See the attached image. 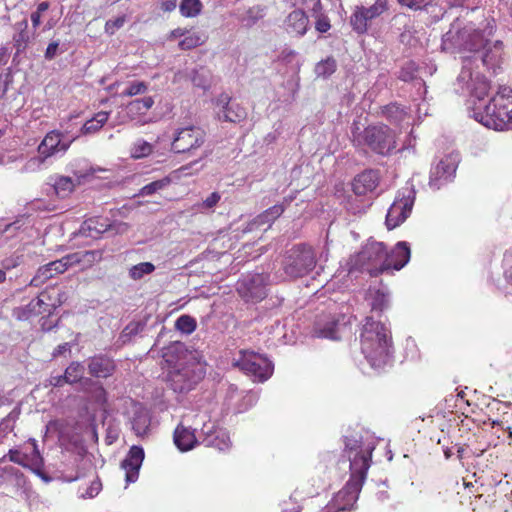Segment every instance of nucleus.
Listing matches in <instances>:
<instances>
[{
	"label": "nucleus",
	"instance_id": "603ef678",
	"mask_svg": "<svg viewBox=\"0 0 512 512\" xmlns=\"http://www.w3.org/2000/svg\"><path fill=\"white\" fill-rule=\"evenodd\" d=\"M50 7L48 1H43L37 5L36 11L31 13V22L34 29H37L41 24V16Z\"/></svg>",
	"mask_w": 512,
	"mask_h": 512
},
{
	"label": "nucleus",
	"instance_id": "412c9836",
	"mask_svg": "<svg viewBox=\"0 0 512 512\" xmlns=\"http://www.w3.org/2000/svg\"><path fill=\"white\" fill-rule=\"evenodd\" d=\"M133 415L130 419L131 427L137 437H145L148 435L151 425V415L148 409L141 403L134 402L132 404Z\"/></svg>",
	"mask_w": 512,
	"mask_h": 512
},
{
	"label": "nucleus",
	"instance_id": "4468645a",
	"mask_svg": "<svg viewBox=\"0 0 512 512\" xmlns=\"http://www.w3.org/2000/svg\"><path fill=\"white\" fill-rule=\"evenodd\" d=\"M388 9L386 0H376L375 3L366 8L357 6L350 17V24L355 32L364 34L368 30V22L379 17Z\"/></svg>",
	"mask_w": 512,
	"mask_h": 512
},
{
	"label": "nucleus",
	"instance_id": "8fccbe9b",
	"mask_svg": "<svg viewBox=\"0 0 512 512\" xmlns=\"http://www.w3.org/2000/svg\"><path fill=\"white\" fill-rule=\"evenodd\" d=\"M455 171V166L447 160H441L436 166V174L440 178L448 179L455 173Z\"/></svg>",
	"mask_w": 512,
	"mask_h": 512
},
{
	"label": "nucleus",
	"instance_id": "393cba45",
	"mask_svg": "<svg viewBox=\"0 0 512 512\" xmlns=\"http://www.w3.org/2000/svg\"><path fill=\"white\" fill-rule=\"evenodd\" d=\"M286 26L289 33H293L296 36H303L308 30L309 18L302 9H295L288 14Z\"/></svg>",
	"mask_w": 512,
	"mask_h": 512
},
{
	"label": "nucleus",
	"instance_id": "bf43d9fd",
	"mask_svg": "<svg viewBox=\"0 0 512 512\" xmlns=\"http://www.w3.org/2000/svg\"><path fill=\"white\" fill-rule=\"evenodd\" d=\"M282 512H301V507L293 502L290 497L289 500L283 501Z\"/></svg>",
	"mask_w": 512,
	"mask_h": 512
},
{
	"label": "nucleus",
	"instance_id": "a18cd8bd",
	"mask_svg": "<svg viewBox=\"0 0 512 512\" xmlns=\"http://www.w3.org/2000/svg\"><path fill=\"white\" fill-rule=\"evenodd\" d=\"M336 61L334 58L329 57L320 61L316 66V72L319 76L327 77L333 74L336 70Z\"/></svg>",
	"mask_w": 512,
	"mask_h": 512
},
{
	"label": "nucleus",
	"instance_id": "2eb2a0df",
	"mask_svg": "<svg viewBox=\"0 0 512 512\" xmlns=\"http://www.w3.org/2000/svg\"><path fill=\"white\" fill-rule=\"evenodd\" d=\"M30 443L32 444L31 453H23L17 449H10L5 457H7L9 461L40 475L44 464L43 458L39 452L36 440L30 439Z\"/></svg>",
	"mask_w": 512,
	"mask_h": 512
},
{
	"label": "nucleus",
	"instance_id": "a211bd4d",
	"mask_svg": "<svg viewBox=\"0 0 512 512\" xmlns=\"http://www.w3.org/2000/svg\"><path fill=\"white\" fill-rule=\"evenodd\" d=\"M38 311L41 314L51 315L59 306L67 300L65 291L54 287H48L36 298Z\"/></svg>",
	"mask_w": 512,
	"mask_h": 512
},
{
	"label": "nucleus",
	"instance_id": "e433bc0d",
	"mask_svg": "<svg viewBox=\"0 0 512 512\" xmlns=\"http://www.w3.org/2000/svg\"><path fill=\"white\" fill-rule=\"evenodd\" d=\"M155 271V265L151 262H141L136 265H133L129 271L128 275L132 280H140L145 275L152 274Z\"/></svg>",
	"mask_w": 512,
	"mask_h": 512
},
{
	"label": "nucleus",
	"instance_id": "ddd939ff",
	"mask_svg": "<svg viewBox=\"0 0 512 512\" xmlns=\"http://www.w3.org/2000/svg\"><path fill=\"white\" fill-rule=\"evenodd\" d=\"M414 195L411 190L406 189L394 200L386 215V226L389 230L398 227L403 223L412 211Z\"/></svg>",
	"mask_w": 512,
	"mask_h": 512
},
{
	"label": "nucleus",
	"instance_id": "6e6552de",
	"mask_svg": "<svg viewBox=\"0 0 512 512\" xmlns=\"http://www.w3.org/2000/svg\"><path fill=\"white\" fill-rule=\"evenodd\" d=\"M204 371L194 360L179 359L170 367L167 381L175 392L191 390L202 378Z\"/></svg>",
	"mask_w": 512,
	"mask_h": 512
},
{
	"label": "nucleus",
	"instance_id": "69168bd1",
	"mask_svg": "<svg viewBox=\"0 0 512 512\" xmlns=\"http://www.w3.org/2000/svg\"><path fill=\"white\" fill-rule=\"evenodd\" d=\"M63 377H64V375L52 377L50 380L51 385H53L55 387H61L65 383H68V380L64 379Z\"/></svg>",
	"mask_w": 512,
	"mask_h": 512
},
{
	"label": "nucleus",
	"instance_id": "423d86ee",
	"mask_svg": "<svg viewBox=\"0 0 512 512\" xmlns=\"http://www.w3.org/2000/svg\"><path fill=\"white\" fill-rule=\"evenodd\" d=\"M99 255L98 251H79L65 255L61 259L51 261L38 268L36 274L30 281V286L39 287L46 281L58 274H62L70 267L80 264L84 261L92 262Z\"/></svg>",
	"mask_w": 512,
	"mask_h": 512
},
{
	"label": "nucleus",
	"instance_id": "13d9d810",
	"mask_svg": "<svg viewBox=\"0 0 512 512\" xmlns=\"http://www.w3.org/2000/svg\"><path fill=\"white\" fill-rule=\"evenodd\" d=\"M386 307V298L384 294L377 293V296L375 297L373 303H372V310H378L383 311Z\"/></svg>",
	"mask_w": 512,
	"mask_h": 512
},
{
	"label": "nucleus",
	"instance_id": "7ed1b4c3",
	"mask_svg": "<svg viewBox=\"0 0 512 512\" xmlns=\"http://www.w3.org/2000/svg\"><path fill=\"white\" fill-rule=\"evenodd\" d=\"M367 476V463L364 458L352 460V472L345 486L320 511L347 512L354 510Z\"/></svg>",
	"mask_w": 512,
	"mask_h": 512
},
{
	"label": "nucleus",
	"instance_id": "dca6fc26",
	"mask_svg": "<svg viewBox=\"0 0 512 512\" xmlns=\"http://www.w3.org/2000/svg\"><path fill=\"white\" fill-rule=\"evenodd\" d=\"M383 259V273L389 270H401L410 260L411 252L407 242H398L393 249L387 250L385 246V255Z\"/></svg>",
	"mask_w": 512,
	"mask_h": 512
},
{
	"label": "nucleus",
	"instance_id": "6e6d98bb",
	"mask_svg": "<svg viewBox=\"0 0 512 512\" xmlns=\"http://www.w3.org/2000/svg\"><path fill=\"white\" fill-rule=\"evenodd\" d=\"M434 0H398V2L413 10H421L431 4Z\"/></svg>",
	"mask_w": 512,
	"mask_h": 512
},
{
	"label": "nucleus",
	"instance_id": "4c0bfd02",
	"mask_svg": "<svg viewBox=\"0 0 512 512\" xmlns=\"http://www.w3.org/2000/svg\"><path fill=\"white\" fill-rule=\"evenodd\" d=\"M75 186L74 180L67 176H59L54 183L55 192L60 197L69 195L74 190Z\"/></svg>",
	"mask_w": 512,
	"mask_h": 512
},
{
	"label": "nucleus",
	"instance_id": "3c124183",
	"mask_svg": "<svg viewBox=\"0 0 512 512\" xmlns=\"http://www.w3.org/2000/svg\"><path fill=\"white\" fill-rule=\"evenodd\" d=\"M126 22V16L122 15L119 17H116L115 19H109L106 21L104 25L105 33L109 35H114L117 30L123 27L124 23Z\"/></svg>",
	"mask_w": 512,
	"mask_h": 512
},
{
	"label": "nucleus",
	"instance_id": "6ab92c4d",
	"mask_svg": "<svg viewBox=\"0 0 512 512\" xmlns=\"http://www.w3.org/2000/svg\"><path fill=\"white\" fill-rule=\"evenodd\" d=\"M87 369L92 377L108 378L115 373L116 363L111 357L99 354L88 359Z\"/></svg>",
	"mask_w": 512,
	"mask_h": 512
},
{
	"label": "nucleus",
	"instance_id": "9d476101",
	"mask_svg": "<svg viewBox=\"0 0 512 512\" xmlns=\"http://www.w3.org/2000/svg\"><path fill=\"white\" fill-rule=\"evenodd\" d=\"M74 140L75 138L66 141L64 134L57 129L47 132L37 147L38 156L32 157L27 165L29 167H40L47 159L58 153H66Z\"/></svg>",
	"mask_w": 512,
	"mask_h": 512
},
{
	"label": "nucleus",
	"instance_id": "052dcab7",
	"mask_svg": "<svg viewBox=\"0 0 512 512\" xmlns=\"http://www.w3.org/2000/svg\"><path fill=\"white\" fill-rule=\"evenodd\" d=\"M58 46H59V43L57 41H53L48 44L46 51H45V58L47 60H52L55 57L57 50H58Z\"/></svg>",
	"mask_w": 512,
	"mask_h": 512
},
{
	"label": "nucleus",
	"instance_id": "c85d7f7f",
	"mask_svg": "<svg viewBox=\"0 0 512 512\" xmlns=\"http://www.w3.org/2000/svg\"><path fill=\"white\" fill-rule=\"evenodd\" d=\"M15 29L17 33L13 36L14 46L17 52H23L30 42L27 19L17 22L15 24Z\"/></svg>",
	"mask_w": 512,
	"mask_h": 512
},
{
	"label": "nucleus",
	"instance_id": "bb28decb",
	"mask_svg": "<svg viewBox=\"0 0 512 512\" xmlns=\"http://www.w3.org/2000/svg\"><path fill=\"white\" fill-rule=\"evenodd\" d=\"M174 443L181 451H189L197 444L195 431L179 424L174 431Z\"/></svg>",
	"mask_w": 512,
	"mask_h": 512
},
{
	"label": "nucleus",
	"instance_id": "c03bdc74",
	"mask_svg": "<svg viewBox=\"0 0 512 512\" xmlns=\"http://www.w3.org/2000/svg\"><path fill=\"white\" fill-rule=\"evenodd\" d=\"M292 2L297 9H302L303 11L307 10L313 14H318L322 11L321 0H292Z\"/></svg>",
	"mask_w": 512,
	"mask_h": 512
},
{
	"label": "nucleus",
	"instance_id": "a878e982",
	"mask_svg": "<svg viewBox=\"0 0 512 512\" xmlns=\"http://www.w3.org/2000/svg\"><path fill=\"white\" fill-rule=\"evenodd\" d=\"M111 227L108 218L95 216L86 219L81 225V232L91 238H97Z\"/></svg>",
	"mask_w": 512,
	"mask_h": 512
},
{
	"label": "nucleus",
	"instance_id": "864d4df0",
	"mask_svg": "<svg viewBox=\"0 0 512 512\" xmlns=\"http://www.w3.org/2000/svg\"><path fill=\"white\" fill-rule=\"evenodd\" d=\"M316 17L315 29L320 33H326L331 28V23L328 16L324 15L322 12L318 14H313Z\"/></svg>",
	"mask_w": 512,
	"mask_h": 512
},
{
	"label": "nucleus",
	"instance_id": "473e14b6",
	"mask_svg": "<svg viewBox=\"0 0 512 512\" xmlns=\"http://www.w3.org/2000/svg\"><path fill=\"white\" fill-rule=\"evenodd\" d=\"M337 326L338 324L335 320H329L323 326L320 322H316L312 331L313 336L317 338L336 339Z\"/></svg>",
	"mask_w": 512,
	"mask_h": 512
},
{
	"label": "nucleus",
	"instance_id": "f03ea898",
	"mask_svg": "<svg viewBox=\"0 0 512 512\" xmlns=\"http://www.w3.org/2000/svg\"><path fill=\"white\" fill-rule=\"evenodd\" d=\"M473 116L476 121L489 129L503 131L512 124V89L500 86L485 105L474 104Z\"/></svg>",
	"mask_w": 512,
	"mask_h": 512
},
{
	"label": "nucleus",
	"instance_id": "5701e85b",
	"mask_svg": "<svg viewBox=\"0 0 512 512\" xmlns=\"http://www.w3.org/2000/svg\"><path fill=\"white\" fill-rule=\"evenodd\" d=\"M379 184V174L375 170H365L358 174L352 183L356 195H366L376 189Z\"/></svg>",
	"mask_w": 512,
	"mask_h": 512
},
{
	"label": "nucleus",
	"instance_id": "79ce46f5",
	"mask_svg": "<svg viewBox=\"0 0 512 512\" xmlns=\"http://www.w3.org/2000/svg\"><path fill=\"white\" fill-rule=\"evenodd\" d=\"M153 151V146L145 140L136 141L131 147V157L140 159L149 156Z\"/></svg>",
	"mask_w": 512,
	"mask_h": 512
},
{
	"label": "nucleus",
	"instance_id": "58836bf2",
	"mask_svg": "<svg viewBox=\"0 0 512 512\" xmlns=\"http://www.w3.org/2000/svg\"><path fill=\"white\" fill-rule=\"evenodd\" d=\"M84 366L77 361H73L65 369L64 379L68 380V384H74L79 382L83 378Z\"/></svg>",
	"mask_w": 512,
	"mask_h": 512
},
{
	"label": "nucleus",
	"instance_id": "2f4dec72",
	"mask_svg": "<svg viewBox=\"0 0 512 512\" xmlns=\"http://www.w3.org/2000/svg\"><path fill=\"white\" fill-rule=\"evenodd\" d=\"M109 112L100 111L96 113L91 119L87 120L81 128L84 135L93 134L99 131L104 124L108 121Z\"/></svg>",
	"mask_w": 512,
	"mask_h": 512
},
{
	"label": "nucleus",
	"instance_id": "ea45409f",
	"mask_svg": "<svg viewBox=\"0 0 512 512\" xmlns=\"http://www.w3.org/2000/svg\"><path fill=\"white\" fill-rule=\"evenodd\" d=\"M205 42L203 36L198 32L188 33L184 36V39L181 40L178 44L181 50H190L194 49Z\"/></svg>",
	"mask_w": 512,
	"mask_h": 512
},
{
	"label": "nucleus",
	"instance_id": "5fc2aeb1",
	"mask_svg": "<svg viewBox=\"0 0 512 512\" xmlns=\"http://www.w3.org/2000/svg\"><path fill=\"white\" fill-rule=\"evenodd\" d=\"M92 397L95 401V403L106 406L108 402V394L106 389L103 387L102 384L97 385L92 393Z\"/></svg>",
	"mask_w": 512,
	"mask_h": 512
},
{
	"label": "nucleus",
	"instance_id": "f257e3e1",
	"mask_svg": "<svg viewBox=\"0 0 512 512\" xmlns=\"http://www.w3.org/2000/svg\"><path fill=\"white\" fill-rule=\"evenodd\" d=\"M361 352L372 367L384 366L391 355L392 336L380 321L366 317L360 333Z\"/></svg>",
	"mask_w": 512,
	"mask_h": 512
},
{
	"label": "nucleus",
	"instance_id": "b1692460",
	"mask_svg": "<svg viewBox=\"0 0 512 512\" xmlns=\"http://www.w3.org/2000/svg\"><path fill=\"white\" fill-rule=\"evenodd\" d=\"M345 444V452L350 461V472H352V460L356 458H364L367 463V470L370 467L371 457H372V447L363 448V445L360 440L345 436L344 438Z\"/></svg>",
	"mask_w": 512,
	"mask_h": 512
},
{
	"label": "nucleus",
	"instance_id": "a19ab883",
	"mask_svg": "<svg viewBox=\"0 0 512 512\" xmlns=\"http://www.w3.org/2000/svg\"><path fill=\"white\" fill-rule=\"evenodd\" d=\"M171 183V179L169 177H164L162 179L153 181L140 189L139 195L141 196H149L160 190H163Z\"/></svg>",
	"mask_w": 512,
	"mask_h": 512
},
{
	"label": "nucleus",
	"instance_id": "49530a36",
	"mask_svg": "<svg viewBox=\"0 0 512 512\" xmlns=\"http://www.w3.org/2000/svg\"><path fill=\"white\" fill-rule=\"evenodd\" d=\"M148 90V85L144 81H135L122 92L123 97H133L136 95L144 94Z\"/></svg>",
	"mask_w": 512,
	"mask_h": 512
},
{
	"label": "nucleus",
	"instance_id": "7c9ffc66",
	"mask_svg": "<svg viewBox=\"0 0 512 512\" xmlns=\"http://www.w3.org/2000/svg\"><path fill=\"white\" fill-rule=\"evenodd\" d=\"M381 113L392 124H399L407 117L405 109L397 103H390L383 106Z\"/></svg>",
	"mask_w": 512,
	"mask_h": 512
},
{
	"label": "nucleus",
	"instance_id": "e2e57ef3",
	"mask_svg": "<svg viewBox=\"0 0 512 512\" xmlns=\"http://www.w3.org/2000/svg\"><path fill=\"white\" fill-rule=\"evenodd\" d=\"M68 351H70V345H69V343H63V344L58 345V346L54 349V351H53V353H52V356H53V358H56V357H59V356H61V355L65 354V353H66V352H68Z\"/></svg>",
	"mask_w": 512,
	"mask_h": 512
},
{
	"label": "nucleus",
	"instance_id": "f704fd0d",
	"mask_svg": "<svg viewBox=\"0 0 512 512\" xmlns=\"http://www.w3.org/2000/svg\"><path fill=\"white\" fill-rule=\"evenodd\" d=\"M12 314L19 321H27L41 313L38 311L37 300L33 299L27 305L14 308Z\"/></svg>",
	"mask_w": 512,
	"mask_h": 512
},
{
	"label": "nucleus",
	"instance_id": "338daca9",
	"mask_svg": "<svg viewBox=\"0 0 512 512\" xmlns=\"http://www.w3.org/2000/svg\"><path fill=\"white\" fill-rule=\"evenodd\" d=\"M196 74H197V72L195 71L194 76L192 77V81H193L194 85L198 86V87L206 88V81H204L202 79H198L196 77Z\"/></svg>",
	"mask_w": 512,
	"mask_h": 512
},
{
	"label": "nucleus",
	"instance_id": "1a4fd4ad",
	"mask_svg": "<svg viewBox=\"0 0 512 512\" xmlns=\"http://www.w3.org/2000/svg\"><path fill=\"white\" fill-rule=\"evenodd\" d=\"M444 44L459 52H476L484 47L485 39L482 32L472 24L465 25L462 28L453 25L446 33Z\"/></svg>",
	"mask_w": 512,
	"mask_h": 512
},
{
	"label": "nucleus",
	"instance_id": "72a5a7b5",
	"mask_svg": "<svg viewBox=\"0 0 512 512\" xmlns=\"http://www.w3.org/2000/svg\"><path fill=\"white\" fill-rule=\"evenodd\" d=\"M285 208L283 204H276L269 207L256 217L255 222L258 225L271 224L284 213Z\"/></svg>",
	"mask_w": 512,
	"mask_h": 512
},
{
	"label": "nucleus",
	"instance_id": "f3484780",
	"mask_svg": "<svg viewBox=\"0 0 512 512\" xmlns=\"http://www.w3.org/2000/svg\"><path fill=\"white\" fill-rule=\"evenodd\" d=\"M458 81L465 82L467 84V90L479 102L488 95L491 88L490 81L484 75L477 73L473 76L472 72L466 68L462 69Z\"/></svg>",
	"mask_w": 512,
	"mask_h": 512
},
{
	"label": "nucleus",
	"instance_id": "37998d69",
	"mask_svg": "<svg viewBox=\"0 0 512 512\" xmlns=\"http://www.w3.org/2000/svg\"><path fill=\"white\" fill-rule=\"evenodd\" d=\"M196 327V320L190 315H181L175 322V328L185 334L193 333Z\"/></svg>",
	"mask_w": 512,
	"mask_h": 512
},
{
	"label": "nucleus",
	"instance_id": "c9c22d12",
	"mask_svg": "<svg viewBox=\"0 0 512 512\" xmlns=\"http://www.w3.org/2000/svg\"><path fill=\"white\" fill-rule=\"evenodd\" d=\"M203 9V4L200 0H181L179 11L183 17L194 18L197 17Z\"/></svg>",
	"mask_w": 512,
	"mask_h": 512
},
{
	"label": "nucleus",
	"instance_id": "de8ad7c7",
	"mask_svg": "<svg viewBox=\"0 0 512 512\" xmlns=\"http://www.w3.org/2000/svg\"><path fill=\"white\" fill-rule=\"evenodd\" d=\"M512 413L505 412L500 419L492 421V427H500L502 430L507 431L508 439L512 441Z\"/></svg>",
	"mask_w": 512,
	"mask_h": 512
},
{
	"label": "nucleus",
	"instance_id": "4be33fe9",
	"mask_svg": "<svg viewBox=\"0 0 512 512\" xmlns=\"http://www.w3.org/2000/svg\"><path fill=\"white\" fill-rule=\"evenodd\" d=\"M216 104L218 107H221L225 121L237 123L247 116L246 109L232 101L231 97L226 93H222L218 96Z\"/></svg>",
	"mask_w": 512,
	"mask_h": 512
},
{
	"label": "nucleus",
	"instance_id": "cd10ccee",
	"mask_svg": "<svg viewBox=\"0 0 512 512\" xmlns=\"http://www.w3.org/2000/svg\"><path fill=\"white\" fill-rule=\"evenodd\" d=\"M259 282H261V277L259 275L253 276L248 280L242 281L238 291L249 300H261L265 296V291L263 286L256 285Z\"/></svg>",
	"mask_w": 512,
	"mask_h": 512
},
{
	"label": "nucleus",
	"instance_id": "39448f33",
	"mask_svg": "<svg viewBox=\"0 0 512 512\" xmlns=\"http://www.w3.org/2000/svg\"><path fill=\"white\" fill-rule=\"evenodd\" d=\"M317 258L314 249L305 243L292 246L283 256L282 269L291 279L301 278L314 270Z\"/></svg>",
	"mask_w": 512,
	"mask_h": 512
},
{
	"label": "nucleus",
	"instance_id": "aec40b11",
	"mask_svg": "<svg viewBox=\"0 0 512 512\" xmlns=\"http://www.w3.org/2000/svg\"><path fill=\"white\" fill-rule=\"evenodd\" d=\"M143 460V448L136 445L132 446L121 464L122 468L125 470V477L128 483L135 482L138 479Z\"/></svg>",
	"mask_w": 512,
	"mask_h": 512
},
{
	"label": "nucleus",
	"instance_id": "f8f14e48",
	"mask_svg": "<svg viewBox=\"0 0 512 512\" xmlns=\"http://www.w3.org/2000/svg\"><path fill=\"white\" fill-rule=\"evenodd\" d=\"M205 142V131L198 126L188 125L175 130L171 150L178 154L193 155Z\"/></svg>",
	"mask_w": 512,
	"mask_h": 512
},
{
	"label": "nucleus",
	"instance_id": "c756f323",
	"mask_svg": "<svg viewBox=\"0 0 512 512\" xmlns=\"http://www.w3.org/2000/svg\"><path fill=\"white\" fill-rule=\"evenodd\" d=\"M153 105L154 99L151 96L133 100L126 107L127 114L134 119L138 115H145Z\"/></svg>",
	"mask_w": 512,
	"mask_h": 512
},
{
	"label": "nucleus",
	"instance_id": "4d7b16f0",
	"mask_svg": "<svg viewBox=\"0 0 512 512\" xmlns=\"http://www.w3.org/2000/svg\"><path fill=\"white\" fill-rule=\"evenodd\" d=\"M102 484L99 479H94L91 481L89 487L82 493L83 497H95L101 491Z\"/></svg>",
	"mask_w": 512,
	"mask_h": 512
},
{
	"label": "nucleus",
	"instance_id": "9b49d317",
	"mask_svg": "<svg viewBox=\"0 0 512 512\" xmlns=\"http://www.w3.org/2000/svg\"><path fill=\"white\" fill-rule=\"evenodd\" d=\"M385 255V245L382 242L369 241L353 260V265L363 271H367L370 276L377 277L383 273V259Z\"/></svg>",
	"mask_w": 512,
	"mask_h": 512
},
{
	"label": "nucleus",
	"instance_id": "0e129e2a",
	"mask_svg": "<svg viewBox=\"0 0 512 512\" xmlns=\"http://www.w3.org/2000/svg\"><path fill=\"white\" fill-rule=\"evenodd\" d=\"M188 33V30L185 29V28H176V29H173L169 35H168V39L169 40H175L177 38H180V37H183L185 36L186 34Z\"/></svg>",
	"mask_w": 512,
	"mask_h": 512
},
{
	"label": "nucleus",
	"instance_id": "09e8293b",
	"mask_svg": "<svg viewBox=\"0 0 512 512\" xmlns=\"http://www.w3.org/2000/svg\"><path fill=\"white\" fill-rule=\"evenodd\" d=\"M221 200V195L219 192L211 193L205 200L201 203L195 205L197 211L204 212L205 210L213 209Z\"/></svg>",
	"mask_w": 512,
	"mask_h": 512
},
{
	"label": "nucleus",
	"instance_id": "0eeeda50",
	"mask_svg": "<svg viewBox=\"0 0 512 512\" xmlns=\"http://www.w3.org/2000/svg\"><path fill=\"white\" fill-rule=\"evenodd\" d=\"M232 366L257 382H265L274 371V365L267 357L246 349L240 350L238 357L233 358Z\"/></svg>",
	"mask_w": 512,
	"mask_h": 512
},
{
	"label": "nucleus",
	"instance_id": "774afa93",
	"mask_svg": "<svg viewBox=\"0 0 512 512\" xmlns=\"http://www.w3.org/2000/svg\"><path fill=\"white\" fill-rule=\"evenodd\" d=\"M75 177H76V180H77V184H80L81 183V180L88 177V176H92L93 175V171H89V172H85V173H77L75 172L74 173Z\"/></svg>",
	"mask_w": 512,
	"mask_h": 512
},
{
	"label": "nucleus",
	"instance_id": "20e7f679",
	"mask_svg": "<svg viewBox=\"0 0 512 512\" xmlns=\"http://www.w3.org/2000/svg\"><path fill=\"white\" fill-rule=\"evenodd\" d=\"M352 142L356 147L366 146L376 154L388 155L396 148V135L388 125L374 124L363 131L353 130Z\"/></svg>",
	"mask_w": 512,
	"mask_h": 512
},
{
	"label": "nucleus",
	"instance_id": "680f3d73",
	"mask_svg": "<svg viewBox=\"0 0 512 512\" xmlns=\"http://www.w3.org/2000/svg\"><path fill=\"white\" fill-rule=\"evenodd\" d=\"M177 7V0H163L160 3V8L163 12H172Z\"/></svg>",
	"mask_w": 512,
	"mask_h": 512
}]
</instances>
